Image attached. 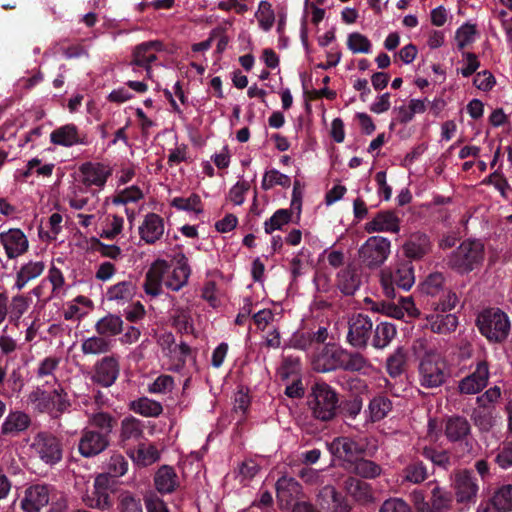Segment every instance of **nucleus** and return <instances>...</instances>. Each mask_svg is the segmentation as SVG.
Wrapping results in <instances>:
<instances>
[{
	"mask_svg": "<svg viewBox=\"0 0 512 512\" xmlns=\"http://www.w3.org/2000/svg\"><path fill=\"white\" fill-rule=\"evenodd\" d=\"M50 141L54 145L63 147L86 143L74 124H66L53 130L50 134Z\"/></svg>",
	"mask_w": 512,
	"mask_h": 512,
	"instance_id": "nucleus-30",
	"label": "nucleus"
},
{
	"mask_svg": "<svg viewBox=\"0 0 512 512\" xmlns=\"http://www.w3.org/2000/svg\"><path fill=\"white\" fill-rule=\"evenodd\" d=\"M111 342L104 337H89L81 344V350L86 355H98L110 350Z\"/></svg>",
	"mask_w": 512,
	"mask_h": 512,
	"instance_id": "nucleus-51",
	"label": "nucleus"
},
{
	"mask_svg": "<svg viewBox=\"0 0 512 512\" xmlns=\"http://www.w3.org/2000/svg\"><path fill=\"white\" fill-rule=\"evenodd\" d=\"M476 323L480 333L490 342L504 341L511 326L508 316L498 308L482 311Z\"/></svg>",
	"mask_w": 512,
	"mask_h": 512,
	"instance_id": "nucleus-3",
	"label": "nucleus"
},
{
	"mask_svg": "<svg viewBox=\"0 0 512 512\" xmlns=\"http://www.w3.org/2000/svg\"><path fill=\"white\" fill-rule=\"evenodd\" d=\"M489 377L488 362L484 359L478 360L473 372L459 381L458 390L461 394H477L487 386Z\"/></svg>",
	"mask_w": 512,
	"mask_h": 512,
	"instance_id": "nucleus-14",
	"label": "nucleus"
},
{
	"mask_svg": "<svg viewBox=\"0 0 512 512\" xmlns=\"http://www.w3.org/2000/svg\"><path fill=\"white\" fill-rule=\"evenodd\" d=\"M353 472L363 478H375L382 472L381 467L375 462L367 459H360L354 463Z\"/></svg>",
	"mask_w": 512,
	"mask_h": 512,
	"instance_id": "nucleus-59",
	"label": "nucleus"
},
{
	"mask_svg": "<svg viewBox=\"0 0 512 512\" xmlns=\"http://www.w3.org/2000/svg\"><path fill=\"white\" fill-rule=\"evenodd\" d=\"M118 508L120 512H143L140 500L128 491L120 494Z\"/></svg>",
	"mask_w": 512,
	"mask_h": 512,
	"instance_id": "nucleus-63",
	"label": "nucleus"
},
{
	"mask_svg": "<svg viewBox=\"0 0 512 512\" xmlns=\"http://www.w3.org/2000/svg\"><path fill=\"white\" fill-rule=\"evenodd\" d=\"M426 327L438 334L453 332L458 325V319L454 314H431L426 316Z\"/></svg>",
	"mask_w": 512,
	"mask_h": 512,
	"instance_id": "nucleus-36",
	"label": "nucleus"
},
{
	"mask_svg": "<svg viewBox=\"0 0 512 512\" xmlns=\"http://www.w3.org/2000/svg\"><path fill=\"white\" fill-rule=\"evenodd\" d=\"M401 219L397 212L384 210L375 214L370 221L365 223L367 233H399Z\"/></svg>",
	"mask_w": 512,
	"mask_h": 512,
	"instance_id": "nucleus-19",
	"label": "nucleus"
},
{
	"mask_svg": "<svg viewBox=\"0 0 512 512\" xmlns=\"http://www.w3.org/2000/svg\"><path fill=\"white\" fill-rule=\"evenodd\" d=\"M137 287L132 281H122L108 288L106 298L118 305H124L136 295Z\"/></svg>",
	"mask_w": 512,
	"mask_h": 512,
	"instance_id": "nucleus-33",
	"label": "nucleus"
},
{
	"mask_svg": "<svg viewBox=\"0 0 512 512\" xmlns=\"http://www.w3.org/2000/svg\"><path fill=\"white\" fill-rule=\"evenodd\" d=\"M431 512H444L450 509L452 504V495L446 489L435 485L431 491L430 497Z\"/></svg>",
	"mask_w": 512,
	"mask_h": 512,
	"instance_id": "nucleus-41",
	"label": "nucleus"
},
{
	"mask_svg": "<svg viewBox=\"0 0 512 512\" xmlns=\"http://www.w3.org/2000/svg\"><path fill=\"white\" fill-rule=\"evenodd\" d=\"M165 51L160 41H147L137 45L132 52L130 67L136 71V67H142L148 78L152 77V63L158 60L159 55Z\"/></svg>",
	"mask_w": 512,
	"mask_h": 512,
	"instance_id": "nucleus-10",
	"label": "nucleus"
},
{
	"mask_svg": "<svg viewBox=\"0 0 512 512\" xmlns=\"http://www.w3.org/2000/svg\"><path fill=\"white\" fill-rule=\"evenodd\" d=\"M31 419L28 414L15 410L10 411L0 427V438H14L28 429Z\"/></svg>",
	"mask_w": 512,
	"mask_h": 512,
	"instance_id": "nucleus-22",
	"label": "nucleus"
},
{
	"mask_svg": "<svg viewBox=\"0 0 512 512\" xmlns=\"http://www.w3.org/2000/svg\"><path fill=\"white\" fill-rule=\"evenodd\" d=\"M291 183L290 177L281 173L276 169L268 170L264 173L261 187L264 190H270L275 186L289 187Z\"/></svg>",
	"mask_w": 512,
	"mask_h": 512,
	"instance_id": "nucleus-54",
	"label": "nucleus"
},
{
	"mask_svg": "<svg viewBox=\"0 0 512 512\" xmlns=\"http://www.w3.org/2000/svg\"><path fill=\"white\" fill-rule=\"evenodd\" d=\"M31 455L46 465H55L62 459L61 441L54 435L40 432L35 435L30 445Z\"/></svg>",
	"mask_w": 512,
	"mask_h": 512,
	"instance_id": "nucleus-7",
	"label": "nucleus"
},
{
	"mask_svg": "<svg viewBox=\"0 0 512 512\" xmlns=\"http://www.w3.org/2000/svg\"><path fill=\"white\" fill-rule=\"evenodd\" d=\"M88 424L91 427L98 428L101 434H106L109 437V434L112 432L116 420L115 418L103 411L95 412V413H87Z\"/></svg>",
	"mask_w": 512,
	"mask_h": 512,
	"instance_id": "nucleus-42",
	"label": "nucleus"
},
{
	"mask_svg": "<svg viewBox=\"0 0 512 512\" xmlns=\"http://www.w3.org/2000/svg\"><path fill=\"white\" fill-rule=\"evenodd\" d=\"M255 18L261 30L264 32L270 31L275 23V13L272 5L268 1H261L255 12Z\"/></svg>",
	"mask_w": 512,
	"mask_h": 512,
	"instance_id": "nucleus-49",
	"label": "nucleus"
},
{
	"mask_svg": "<svg viewBox=\"0 0 512 512\" xmlns=\"http://www.w3.org/2000/svg\"><path fill=\"white\" fill-rule=\"evenodd\" d=\"M43 279L47 280L48 286L50 285V291L52 292V296H55V298H61L65 295V277L59 268L51 266L48 270L47 276Z\"/></svg>",
	"mask_w": 512,
	"mask_h": 512,
	"instance_id": "nucleus-46",
	"label": "nucleus"
},
{
	"mask_svg": "<svg viewBox=\"0 0 512 512\" xmlns=\"http://www.w3.org/2000/svg\"><path fill=\"white\" fill-rule=\"evenodd\" d=\"M292 218V212L288 209H279L264 222V230L267 234H271L276 230H281L287 225Z\"/></svg>",
	"mask_w": 512,
	"mask_h": 512,
	"instance_id": "nucleus-53",
	"label": "nucleus"
},
{
	"mask_svg": "<svg viewBox=\"0 0 512 512\" xmlns=\"http://www.w3.org/2000/svg\"><path fill=\"white\" fill-rule=\"evenodd\" d=\"M413 350L419 359L418 379L422 387L437 388L445 383L449 368L445 358L426 339H418Z\"/></svg>",
	"mask_w": 512,
	"mask_h": 512,
	"instance_id": "nucleus-1",
	"label": "nucleus"
},
{
	"mask_svg": "<svg viewBox=\"0 0 512 512\" xmlns=\"http://www.w3.org/2000/svg\"><path fill=\"white\" fill-rule=\"evenodd\" d=\"M164 271L161 273L164 285L172 290L179 291L188 282L191 270L188 264V259L182 253L174 256L172 263L165 261Z\"/></svg>",
	"mask_w": 512,
	"mask_h": 512,
	"instance_id": "nucleus-9",
	"label": "nucleus"
},
{
	"mask_svg": "<svg viewBox=\"0 0 512 512\" xmlns=\"http://www.w3.org/2000/svg\"><path fill=\"white\" fill-rule=\"evenodd\" d=\"M123 321L119 316L109 314L101 318L95 325L100 335L114 336L121 332Z\"/></svg>",
	"mask_w": 512,
	"mask_h": 512,
	"instance_id": "nucleus-47",
	"label": "nucleus"
},
{
	"mask_svg": "<svg viewBox=\"0 0 512 512\" xmlns=\"http://www.w3.org/2000/svg\"><path fill=\"white\" fill-rule=\"evenodd\" d=\"M119 375V364L114 357H104L95 365L92 380L103 387L114 384Z\"/></svg>",
	"mask_w": 512,
	"mask_h": 512,
	"instance_id": "nucleus-26",
	"label": "nucleus"
},
{
	"mask_svg": "<svg viewBox=\"0 0 512 512\" xmlns=\"http://www.w3.org/2000/svg\"><path fill=\"white\" fill-rule=\"evenodd\" d=\"M30 299L18 294L12 297L8 304V314L12 321H18L29 309Z\"/></svg>",
	"mask_w": 512,
	"mask_h": 512,
	"instance_id": "nucleus-55",
	"label": "nucleus"
},
{
	"mask_svg": "<svg viewBox=\"0 0 512 512\" xmlns=\"http://www.w3.org/2000/svg\"><path fill=\"white\" fill-rule=\"evenodd\" d=\"M345 490L355 500L360 502H370L373 499L372 490L368 483L363 482L359 479L348 478L345 481Z\"/></svg>",
	"mask_w": 512,
	"mask_h": 512,
	"instance_id": "nucleus-40",
	"label": "nucleus"
},
{
	"mask_svg": "<svg viewBox=\"0 0 512 512\" xmlns=\"http://www.w3.org/2000/svg\"><path fill=\"white\" fill-rule=\"evenodd\" d=\"M379 512H411V508L401 498H390L383 502Z\"/></svg>",
	"mask_w": 512,
	"mask_h": 512,
	"instance_id": "nucleus-64",
	"label": "nucleus"
},
{
	"mask_svg": "<svg viewBox=\"0 0 512 512\" xmlns=\"http://www.w3.org/2000/svg\"><path fill=\"white\" fill-rule=\"evenodd\" d=\"M328 338V329L319 327L316 331H297L291 338V346L296 349H318Z\"/></svg>",
	"mask_w": 512,
	"mask_h": 512,
	"instance_id": "nucleus-23",
	"label": "nucleus"
},
{
	"mask_svg": "<svg viewBox=\"0 0 512 512\" xmlns=\"http://www.w3.org/2000/svg\"><path fill=\"white\" fill-rule=\"evenodd\" d=\"M0 246L8 260H15L29 251L30 242L20 228H9L0 232Z\"/></svg>",
	"mask_w": 512,
	"mask_h": 512,
	"instance_id": "nucleus-11",
	"label": "nucleus"
},
{
	"mask_svg": "<svg viewBox=\"0 0 512 512\" xmlns=\"http://www.w3.org/2000/svg\"><path fill=\"white\" fill-rule=\"evenodd\" d=\"M276 492L281 509H291L302 497L301 485L292 477L283 476L276 483Z\"/></svg>",
	"mask_w": 512,
	"mask_h": 512,
	"instance_id": "nucleus-20",
	"label": "nucleus"
},
{
	"mask_svg": "<svg viewBox=\"0 0 512 512\" xmlns=\"http://www.w3.org/2000/svg\"><path fill=\"white\" fill-rule=\"evenodd\" d=\"M165 260L158 259L152 263L149 270L145 275V280L143 283V289L146 295L155 298L162 293V286L164 285V280L162 277V272L164 271Z\"/></svg>",
	"mask_w": 512,
	"mask_h": 512,
	"instance_id": "nucleus-27",
	"label": "nucleus"
},
{
	"mask_svg": "<svg viewBox=\"0 0 512 512\" xmlns=\"http://www.w3.org/2000/svg\"><path fill=\"white\" fill-rule=\"evenodd\" d=\"M406 353L403 348H398L394 353L387 359V371L392 377L399 376L406 364Z\"/></svg>",
	"mask_w": 512,
	"mask_h": 512,
	"instance_id": "nucleus-62",
	"label": "nucleus"
},
{
	"mask_svg": "<svg viewBox=\"0 0 512 512\" xmlns=\"http://www.w3.org/2000/svg\"><path fill=\"white\" fill-rule=\"evenodd\" d=\"M129 457L139 466H149L157 462L160 453L157 447L150 443H140L137 447L128 451Z\"/></svg>",
	"mask_w": 512,
	"mask_h": 512,
	"instance_id": "nucleus-34",
	"label": "nucleus"
},
{
	"mask_svg": "<svg viewBox=\"0 0 512 512\" xmlns=\"http://www.w3.org/2000/svg\"><path fill=\"white\" fill-rule=\"evenodd\" d=\"M309 405L313 415L323 421L332 419L338 407V397L334 389L326 383H317L312 390Z\"/></svg>",
	"mask_w": 512,
	"mask_h": 512,
	"instance_id": "nucleus-6",
	"label": "nucleus"
},
{
	"mask_svg": "<svg viewBox=\"0 0 512 512\" xmlns=\"http://www.w3.org/2000/svg\"><path fill=\"white\" fill-rule=\"evenodd\" d=\"M81 183L86 188L95 187L102 190L112 174V170L108 165L98 162H86L79 167Z\"/></svg>",
	"mask_w": 512,
	"mask_h": 512,
	"instance_id": "nucleus-16",
	"label": "nucleus"
},
{
	"mask_svg": "<svg viewBox=\"0 0 512 512\" xmlns=\"http://www.w3.org/2000/svg\"><path fill=\"white\" fill-rule=\"evenodd\" d=\"M129 408L143 417H158L163 412L161 403L148 397L131 401Z\"/></svg>",
	"mask_w": 512,
	"mask_h": 512,
	"instance_id": "nucleus-39",
	"label": "nucleus"
},
{
	"mask_svg": "<svg viewBox=\"0 0 512 512\" xmlns=\"http://www.w3.org/2000/svg\"><path fill=\"white\" fill-rule=\"evenodd\" d=\"M64 200L71 209L79 212H92L97 208V202L91 201L85 188L75 184L69 187Z\"/></svg>",
	"mask_w": 512,
	"mask_h": 512,
	"instance_id": "nucleus-29",
	"label": "nucleus"
},
{
	"mask_svg": "<svg viewBox=\"0 0 512 512\" xmlns=\"http://www.w3.org/2000/svg\"><path fill=\"white\" fill-rule=\"evenodd\" d=\"M329 451L336 457L351 461L361 453L360 446L350 438L338 437L328 444Z\"/></svg>",
	"mask_w": 512,
	"mask_h": 512,
	"instance_id": "nucleus-32",
	"label": "nucleus"
},
{
	"mask_svg": "<svg viewBox=\"0 0 512 512\" xmlns=\"http://www.w3.org/2000/svg\"><path fill=\"white\" fill-rule=\"evenodd\" d=\"M156 489L160 493H172L179 485V478L170 466H161L154 477Z\"/></svg>",
	"mask_w": 512,
	"mask_h": 512,
	"instance_id": "nucleus-35",
	"label": "nucleus"
},
{
	"mask_svg": "<svg viewBox=\"0 0 512 512\" xmlns=\"http://www.w3.org/2000/svg\"><path fill=\"white\" fill-rule=\"evenodd\" d=\"M138 230L141 240L147 244H154L160 240L164 234V220L156 213H148L145 215Z\"/></svg>",
	"mask_w": 512,
	"mask_h": 512,
	"instance_id": "nucleus-24",
	"label": "nucleus"
},
{
	"mask_svg": "<svg viewBox=\"0 0 512 512\" xmlns=\"http://www.w3.org/2000/svg\"><path fill=\"white\" fill-rule=\"evenodd\" d=\"M396 336V327L389 322H381L375 328L372 344L377 349L387 347Z\"/></svg>",
	"mask_w": 512,
	"mask_h": 512,
	"instance_id": "nucleus-44",
	"label": "nucleus"
},
{
	"mask_svg": "<svg viewBox=\"0 0 512 512\" xmlns=\"http://www.w3.org/2000/svg\"><path fill=\"white\" fill-rule=\"evenodd\" d=\"M300 370V361L294 358H286L279 370V374L283 379H287L290 374H295L296 377L292 384L288 385L285 389V394L290 398H300L304 394V389L301 380L298 378Z\"/></svg>",
	"mask_w": 512,
	"mask_h": 512,
	"instance_id": "nucleus-28",
	"label": "nucleus"
},
{
	"mask_svg": "<svg viewBox=\"0 0 512 512\" xmlns=\"http://www.w3.org/2000/svg\"><path fill=\"white\" fill-rule=\"evenodd\" d=\"M391 242L382 236H370L359 248L361 262L368 268L380 267L389 257Z\"/></svg>",
	"mask_w": 512,
	"mask_h": 512,
	"instance_id": "nucleus-8",
	"label": "nucleus"
},
{
	"mask_svg": "<svg viewBox=\"0 0 512 512\" xmlns=\"http://www.w3.org/2000/svg\"><path fill=\"white\" fill-rule=\"evenodd\" d=\"M470 433V424L464 417L449 418L445 426V434L452 442L462 441Z\"/></svg>",
	"mask_w": 512,
	"mask_h": 512,
	"instance_id": "nucleus-38",
	"label": "nucleus"
},
{
	"mask_svg": "<svg viewBox=\"0 0 512 512\" xmlns=\"http://www.w3.org/2000/svg\"><path fill=\"white\" fill-rule=\"evenodd\" d=\"M404 480L412 484H420L424 482L427 477V469L421 462H416L408 465L404 471Z\"/></svg>",
	"mask_w": 512,
	"mask_h": 512,
	"instance_id": "nucleus-60",
	"label": "nucleus"
},
{
	"mask_svg": "<svg viewBox=\"0 0 512 512\" xmlns=\"http://www.w3.org/2000/svg\"><path fill=\"white\" fill-rule=\"evenodd\" d=\"M172 323L180 332L190 333L193 331L190 311L186 308H175L173 310Z\"/></svg>",
	"mask_w": 512,
	"mask_h": 512,
	"instance_id": "nucleus-57",
	"label": "nucleus"
},
{
	"mask_svg": "<svg viewBox=\"0 0 512 512\" xmlns=\"http://www.w3.org/2000/svg\"><path fill=\"white\" fill-rule=\"evenodd\" d=\"M124 226V219L118 215H108L106 218V225L100 237L112 240L121 234Z\"/></svg>",
	"mask_w": 512,
	"mask_h": 512,
	"instance_id": "nucleus-61",
	"label": "nucleus"
},
{
	"mask_svg": "<svg viewBox=\"0 0 512 512\" xmlns=\"http://www.w3.org/2000/svg\"><path fill=\"white\" fill-rule=\"evenodd\" d=\"M109 446V437L100 432L84 429L79 440L78 449L82 456L89 458L102 453Z\"/></svg>",
	"mask_w": 512,
	"mask_h": 512,
	"instance_id": "nucleus-21",
	"label": "nucleus"
},
{
	"mask_svg": "<svg viewBox=\"0 0 512 512\" xmlns=\"http://www.w3.org/2000/svg\"><path fill=\"white\" fill-rule=\"evenodd\" d=\"M28 402L34 410L48 413L53 417H58L70 406L67 394L60 385L50 392L36 388L29 394Z\"/></svg>",
	"mask_w": 512,
	"mask_h": 512,
	"instance_id": "nucleus-4",
	"label": "nucleus"
},
{
	"mask_svg": "<svg viewBox=\"0 0 512 512\" xmlns=\"http://www.w3.org/2000/svg\"><path fill=\"white\" fill-rule=\"evenodd\" d=\"M49 502V489L46 485H33L26 489L21 501L24 512H40Z\"/></svg>",
	"mask_w": 512,
	"mask_h": 512,
	"instance_id": "nucleus-25",
	"label": "nucleus"
},
{
	"mask_svg": "<svg viewBox=\"0 0 512 512\" xmlns=\"http://www.w3.org/2000/svg\"><path fill=\"white\" fill-rule=\"evenodd\" d=\"M143 435V426L140 420L135 417H125L121 421L120 439L122 442L137 440Z\"/></svg>",
	"mask_w": 512,
	"mask_h": 512,
	"instance_id": "nucleus-45",
	"label": "nucleus"
},
{
	"mask_svg": "<svg viewBox=\"0 0 512 512\" xmlns=\"http://www.w3.org/2000/svg\"><path fill=\"white\" fill-rule=\"evenodd\" d=\"M491 504L497 512L512 511V484L499 487L491 499Z\"/></svg>",
	"mask_w": 512,
	"mask_h": 512,
	"instance_id": "nucleus-43",
	"label": "nucleus"
},
{
	"mask_svg": "<svg viewBox=\"0 0 512 512\" xmlns=\"http://www.w3.org/2000/svg\"><path fill=\"white\" fill-rule=\"evenodd\" d=\"M430 249L429 238L422 233L411 235L410 239L404 244L403 250L407 257L419 259L423 257Z\"/></svg>",
	"mask_w": 512,
	"mask_h": 512,
	"instance_id": "nucleus-37",
	"label": "nucleus"
},
{
	"mask_svg": "<svg viewBox=\"0 0 512 512\" xmlns=\"http://www.w3.org/2000/svg\"><path fill=\"white\" fill-rule=\"evenodd\" d=\"M338 282L341 291L346 295L353 294L361 284L360 277L351 268H346L338 273Z\"/></svg>",
	"mask_w": 512,
	"mask_h": 512,
	"instance_id": "nucleus-48",
	"label": "nucleus"
},
{
	"mask_svg": "<svg viewBox=\"0 0 512 512\" xmlns=\"http://www.w3.org/2000/svg\"><path fill=\"white\" fill-rule=\"evenodd\" d=\"M311 356L312 368L317 372H329L340 368L345 352L335 344H325Z\"/></svg>",
	"mask_w": 512,
	"mask_h": 512,
	"instance_id": "nucleus-12",
	"label": "nucleus"
},
{
	"mask_svg": "<svg viewBox=\"0 0 512 512\" xmlns=\"http://www.w3.org/2000/svg\"><path fill=\"white\" fill-rule=\"evenodd\" d=\"M485 260V245L477 239L464 240L447 257V265L460 275H467L481 268Z\"/></svg>",
	"mask_w": 512,
	"mask_h": 512,
	"instance_id": "nucleus-2",
	"label": "nucleus"
},
{
	"mask_svg": "<svg viewBox=\"0 0 512 512\" xmlns=\"http://www.w3.org/2000/svg\"><path fill=\"white\" fill-rule=\"evenodd\" d=\"M170 205L177 210L190 213L201 214L203 212L202 202L197 194H191L189 197H175L171 200Z\"/></svg>",
	"mask_w": 512,
	"mask_h": 512,
	"instance_id": "nucleus-50",
	"label": "nucleus"
},
{
	"mask_svg": "<svg viewBox=\"0 0 512 512\" xmlns=\"http://www.w3.org/2000/svg\"><path fill=\"white\" fill-rule=\"evenodd\" d=\"M347 47L353 54H369L372 51V43L367 36L359 33H350L347 37Z\"/></svg>",
	"mask_w": 512,
	"mask_h": 512,
	"instance_id": "nucleus-52",
	"label": "nucleus"
},
{
	"mask_svg": "<svg viewBox=\"0 0 512 512\" xmlns=\"http://www.w3.org/2000/svg\"><path fill=\"white\" fill-rule=\"evenodd\" d=\"M143 197V191L138 186L132 185L119 191L112 199V203L115 205H126L138 202Z\"/></svg>",
	"mask_w": 512,
	"mask_h": 512,
	"instance_id": "nucleus-56",
	"label": "nucleus"
},
{
	"mask_svg": "<svg viewBox=\"0 0 512 512\" xmlns=\"http://www.w3.org/2000/svg\"><path fill=\"white\" fill-rule=\"evenodd\" d=\"M453 488L458 503H475L479 486L471 471L462 470L457 472L454 476Z\"/></svg>",
	"mask_w": 512,
	"mask_h": 512,
	"instance_id": "nucleus-17",
	"label": "nucleus"
},
{
	"mask_svg": "<svg viewBox=\"0 0 512 512\" xmlns=\"http://www.w3.org/2000/svg\"><path fill=\"white\" fill-rule=\"evenodd\" d=\"M319 501L322 508L332 510L333 512L350 511L348 502L331 485L323 487L319 493Z\"/></svg>",
	"mask_w": 512,
	"mask_h": 512,
	"instance_id": "nucleus-31",
	"label": "nucleus"
},
{
	"mask_svg": "<svg viewBox=\"0 0 512 512\" xmlns=\"http://www.w3.org/2000/svg\"><path fill=\"white\" fill-rule=\"evenodd\" d=\"M82 501L92 509L106 510L112 506L107 474H98L95 477L93 488L82 496Z\"/></svg>",
	"mask_w": 512,
	"mask_h": 512,
	"instance_id": "nucleus-13",
	"label": "nucleus"
},
{
	"mask_svg": "<svg viewBox=\"0 0 512 512\" xmlns=\"http://www.w3.org/2000/svg\"><path fill=\"white\" fill-rule=\"evenodd\" d=\"M380 283L387 298H395V287L408 291L415 283L414 269L411 264L403 263L396 268L387 267L380 272Z\"/></svg>",
	"mask_w": 512,
	"mask_h": 512,
	"instance_id": "nucleus-5",
	"label": "nucleus"
},
{
	"mask_svg": "<svg viewBox=\"0 0 512 512\" xmlns=\"http://www.w3.org/2000/svg\"><path fill=\"white\" fill-rule=\"evenodd\" d=\"M391 410V402L385 397H376L369 404V416L372 421L383 419Z\"/></svg>",
	"mask_w": 512,
	"mask_h": 512,
	"instance_id": "nucleus-58",
	"label": "nucleus"
},
{
	"mask_svg": "<svg viewBox=\"0 0 512 512\" xmlns=\"http://www.w3.org/2000/svg\"><path fill=\"white\" fill-rule=\"evenodd\" d=\"M46 265L42 260L30 259L20 263L14 268V281L12 289L23 290L31 281L39 278L45 271Z\"/></svg>",
	"mask_w": 512,
	"mask_h": 512,
	"instance_id": "nucleus-18",
	"label": "nucleus"
},
{
	"mask_svg": "<svg viewBox=\"0 0 512 512\" xmlns=\"http://www.w3.org/2000/svg\"><path fill=\"white\" fill-rule=\"evenodd\" d=\"M373 328L371 319L364 314H354L348 320L347 341L356 348H364Z\"/></svg>",
	"mask_w": 512,
	"mask_h": 512,
	"instance_id": "nucleus-15",
	"label": "nucleus"
}]
</instances>
